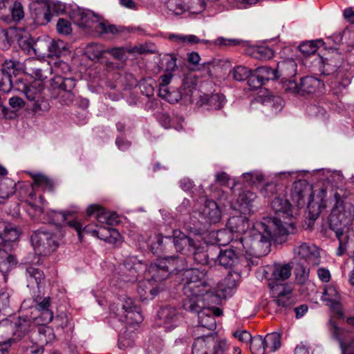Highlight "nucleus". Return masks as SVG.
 <instances>
[{
    "mask_svg": "<svg viewBox=\"0 0 354 354\" xmlns=\"http://www.w3.org/2000/svg\"><path fill=\"white\" fill-rule=\"evenodd\" d=\"M33 304V307L39 313V315L35 317L38 324L46 325L53 321L54 316L50 297H37L34 298Z\"/></svg>",
    "mask_w": 354,
    "mask_h": 354,
    "instance_id": "dca6fc26",
    "label": "nucleus"
},
{
    "mask_svg": "<svg viewBox=\"0 0 354 354\" xmlns=\"http://www.w3.org/2000/svg\"><path fill=\"white\" fill-rule=\"evenodd\" d=\"M159 324L165 327L166 330H171L178 324V315L176 309L171 306H165L158 313Z\"/></svg>",
    "mask_w": 354,
    "mask_h": 354,
    "instance_id": "412c9836",
    "label": "nucleus"
},
{
    "mask_svg": "<svg viewBox=\"0 0 354 354\" xmlns=\"http://www.w3.org/2000/svg\"><path fill=\"white\" fill-rule=\"evenodd\" d=\"M330 214L328 218L330 228L335 232L339 241L337 255L342 256L347 250L348 236L344 233L345 227L351 221V213L348 209L350 205H344L337 194L335 195Z\"/></svg>",
    "mask_w": 354,
    "mask_h": 354,
    "instance_id": "20e7f679",
    "label": "nucleus"
},
{
    "mask_svg": "<svg viewBox=\"0 0 354 354\" xmlns=\"http://www.w3.org/2000/svg\"><path fill=\"white\" fill-rule=\"evenodd\" d=\"M256 198V194L250 190L241 191L236 200V203L239 206V210L243 214L250 213Z\"/></svg>",
    "mask_w": 354,
    "mask_h": 354,
    "instance_id": "473e14b6",
    "label": "nucleus"
},
{
    "mask_svg": "<svg viewBox=\"0 0 354 354\" xmlns=\"http://www.w3.org/2000/svg\"><path fill=\"white\" fill-rule=\"evenodd\" d=\"M226 100L225 96L221 93H214L209 96L206 94L200 95V100L196 102V104L201 106L205 104L213 110L221 109L225 105Z\"/></svg>",
    "mask_w": 354,
    "mask_h": 354,
    "instance_id": "c756f323",
    "label": "nucleus"
},
{
    "mask_svg": "<svg viewBox=\"0 0 354 354\" xmlns=\"http://www.w3.org/2000/svg\"><path fill=\"white\" fill-rule=\"evenodd\" d=\"M26 275L28 281V286H33L34 284L38 286L44 279L43 272L34 267H28L26 268Z\"/></svg>",
    "mask_w": 354,
    "mask_h": 354,
    "instance_id": "ea45409f",
    "label": "nucleus"
},
{
    "mask_svg": "<svg viewBox=\"0 0 354 354\" xmlns=\"http://www.w3.org/2000/svg\"><path fill=\"white\" fill-rule=\"evenodd\" d=\"M68 225L77 231L80 239H82V234L86 233L97 236L109 243H117L120 242L121 240V235L119 232L112 227L98 225V228L96 229L91 225H86L82 227L81 223L76 220L68 221Z\"/></svg>",
    "mask_w": 354,
    "mask_h": 354,
    "instance_id": "9b49d317",
    "label": "nucleus"
},
{
    "mask_svg": "<svg viewBox=\"0 0 354 354\" xmlns=\"http://www.w3.org/2000/svg\"><path fill=\"white\" fill-rule=\"evenodd\" d=\"M283 88L286 92L291 93L301 94L300 83L298 84L295 80H289L283 83Z\"/></svg>",
    "mask_w": 354,
    "mask_h": 354,
    "instance_id": "338daca9",
    "label": "nucleus"
},
{
    "mask_svg": "<svg viewBox=\"0 0 354 354\" xmlns=\"http://www.w3.org/2000/svg\"><path fill=\"white\" fill-rule=\"evenodd\" d=\"M243 178L250 184H259L264 180V175L259 171H253L243 174Z\"/></svg>",
    "mask_w": 354,
    "mask_h": 354,
    "instance_id": "5fc2aeb1",
    "label": "nucleus"
},
{
    "mask_svg": "<svg viewBox=\"0 0 354 354\" xmlns=\"http://www.w3.org/2000/svg\"><path fill=\"white\" fill-rule=\"evenodd\" d=\"M307 112L309 115L322 120L323 122L326 121L328 115L324 109L317 105H310L307 108Z\"/></svg>",
    "mask_w": 354,
    "mask_h": 354,
    "instance_id": "3c124183",
    "label": "nucleus"
},
{
    "mask_svg": "<svg viewBox=\"0 0 354 354\" xmlns=\"http://www.w3.org/2000/svg\"><path fill=\"white\" fill-rule=\"evenodd\" d=\"M250 72L251 71L245 66H238L231 71V74L234 80L237 81H243L248 79Z\"/></svg>",
    "mask_w": 354,
    "mask_h": 354,
    "instance_id": "6e6d98bb",
    "label": "nucleus"
},
{
    "mask_svg": "<svg viewBox=\"0 0 354 354\" xmlns=\"http://www.w3.org/2000/svg\"><path fill=\"white\" fill-rule=\"evenodd\" d=\"M226 347L224 340H218L212 335L198 337L192 346V354H223Z\"/></svg>",
    "mask_w": 354,
    "mask_h": 354,
    "instance_id": "ddd939ff",
    "label": "nucleus"
},
{
    "mask_svg": "<svg viewBox=\"0 0 354 354\" xmlns=\"http://www.w3.org/2000/svg\"><path fill=\"white\" fill-rule=\"evenodd\" d=\"M309 268H306L303 265H298L295 268V274L296 280L299 284L306 283L309 278Z\"/></svg>",
    "mask_w": 354,
    "mask_h": 354,
    "instance_id": "864d4df0",
    "label": "nucleus"
},
{
    "mask_svg": "<svg viewBox=\"0 0 354 354\" xmlns=\"http://www.w3.org/2000/svg\"><path fill=\"white\" fill-rule=\"evenodd\" d=\"M299 49L304 56H310L315 54L317 50V46L314 41H310L301 44L299 46Z\"/></svg>",
    "mask_w": 354,
    "mask_h": 354,
    "instance_id": "bf43d9fd",
    "label": "nucleus"
},
{
    "mask_svg": "<svg viewBox=\"0 0 354 354\" xmlns=\"http://www.w3.org/2000/svg\"><path fill=\"white\" fill-rule=\"evenodd\" d=\"M317 190L311 192L306 183L299 181L295 183L291 192V198L294 203L299 207L303 206L306 203L305 197L309 196L308 208L310 210L313 207V197Z\"/></svg>",
    "mask_w": 354,
    "mask_h": 354,
    "instance_id": "a211bd4d",
    "label": "nucleus"
},
{
    "mask_svg": "<svg viewBox=\"0 0 354 354\" xmlns=\"http://www.w3.org/2000/svg\"><path fill=\"white\" fill-rule=\"evenodd\" d=\"M212 43L220 46H242L245 48L247 46L248 41L239 39H227L220 37H218Z\"/></svg>",
    "mask_w": 354,
    "mask_h": 354,
    "instance_id": "49530a36",
    "label": "nucleus"
},
{
    "mask_svg": "<svg viewBox=\"0 0 354 354\" xmlns=\"http://www.w3.org/2000/svg\"><path fill=\"white\" fill-rule=\"evenodd\" d=\"M31 243L35 252L42 256L49 255L59 245L55 236L44 231L35 232L31 236Z\"/></svg>",
    "mask_w": 354,
    "mask_h": 354,
    "instance_id": "4468645a",
    "label": "nucleus"
},
{
    "mask_svg": "<svg viewBox=\"0 0 354 354\" xmlns=\"http://www.w3.org/2000/svg\"><path fill=\"white\" fill-rule=\"evenodd\" d=\"M49 39L37 38L34 41L32 54L38 57H45L49 55Z\"/></svg>",
    "mask_w": 354,
    "mask_h": 354,
    "instance_id": "f704fd0d",
    "label": "nucleus"
},
{
    "mask_svg": "<svg viewBox=\"0 0 354 354\" xmlns=\"http://www.w3.org/2000/svg\"><path fill=\"white\" fill-rule=\"evenodd\" d=\"M86 214L88 216L95 217L101 225L106 224L108 227H110L119 223L118 215L115 213L106 212L98 205H89L86 209Z\"/></svg>",
    "mask_w": 354,
    "mask_h": 354,
    "instance_id": "6ab92c4d",
    "label": "nucleus"
},
{
    "mask_svg": "<svg viewBox=\"0 0 354 354\" xmlns=\"http://www.w3.org/2000/svg\"><path fill=\"white\" fill-rule=\"evenodd\" d=\"M251 230L245 238L235 240L225 250H220L216 261L225 268H232L236 265L241 257L248 260V265H258L259 258L269 251L270 244L265 241L266 238L259 236Z\"/></svg>",
    "mask_w": 354,
    "mask_h": 354,
    "instance_id": "f03ea898",
    "label": "nucleus"
},
{
    "mask_svg": "<svg viewBox=\"0 0 354 354\" xmlns=\"http://www.w3.org/2000/svg\"><path fill=\"white\" fill-rule=\"evenodd\" d=\"M12 295V290L7 288L1 290L0 292V310H7L10 306V297Z\"/></svg>",
    "mask_w": 354,
    "mask_h": 354,
    "instance_id": "13d9d810",
    "label": "nucleus"
},
{
    "mask_svg": "<svg viewBox=\"0 0 354 354\" xmlns=\"http://www.w3.org/2000/svg\"><path fill=\"white\" fill-rule=\"evenodd\" d=\"M57 30L60 34L69 35L72 31L71 22L63 18L59 19L57 23Z\"/></svg>",
    "mask_w": 354,
    "mask_h": 354,
    "instance_id": "e2e57ef3",
    "label": "nucleus"
},
{
    "mask_svg": "<svg viewBox=\"0 0 354 354\" xmlns=\"http://www.w3.org/2000/svg\"><path fill=\"white\" fill-rule=\"evenodd\" d=\"M272 290V296L274 297V303L284 308L291 307L295 304V299L292 295V284H277L276 286L269 284Z\"/></svg>",
    "mask_w": 354,
    "mask_h": 354,
    "instance_id": "2eb2a0df",
    "label": "nucleus"
},
{
    "mask_svg": "<svg viewBox=\"0 0 354 354\" xmlns=\"http://www.w3.org/2000/svg\"><path fill=\"white\" fill-rule=\"evenodd\" d=\"M227 227L234 235V234H242L243 236L238 239V240H240L245 238L246 234L249 233L254 228V225L252 228L249 229L248 218L243 215H239L230 218L227 223ZM238 236L239 235L236 236V237ZM235 240H237V239Z\"/></svg>",
    "mask_w": 354,
    "mask_h": 354,
    "instance_id": "4be33fe9",
    "label": "nucleus"
},
{
    "mask_svg": "<svg viewBox=\"0 0 354 354\" xmlns=\"http://www.w3.org/2000/svg\"><path fill=\"white\" fill-rule=\"evenodd\" d=\"M122 308L125 313V319L129 324H139L142 321V316L140 308L136 306L133 300L126 296H123L122 299Z\"/></svg>",
    "mask_w": 354,
    "mask_h": 354,
    "instance_id": "b1692460",
    "label": "nucleus"
},
{
    "mask_svg": "<svg viewBox=\"0 0 354 354\" xmlns=\"http://www.w3.org/2000/svg\"><path fill=\"white\" fill-rule=\"evenodd\" d=\"M294 253L301 259L313 266L319 263V252L318 248L310 243H303L294 248Z\"/></svg>",
    "mask_w": 354,
    "mask_h": 354,
    "instance_id": "aec40b11",
    "label": "nucleus"
},
{
    "mask_svg": "<svg viewBox=\"0 0 354 354\" xmlns=\"http://www.w3.org/2000/svg\"><path fill=\"white\" fill-rule=\"evenodd\" d=\"M207 248L206 242L200 238L189 256H192L194 261L198 264L209 265L210 261Z\"/></svg>",
    "mask_w": 354,
    "mask_h": 354,
    "instance_id": "7c9ffc66",
    "label": "nucleus"
},
{
    "mask_svg": "<svg viewBox=\"0 0 354 354\" xmlns=\"http://www.w3.org/2000/svg\"><path fill=\"white\" fill-rule=\"evenodd\" d=\"M198 270V268L188 269L187 264L183 257L178 256L159 258L155 262L150 264L148 272L151 279L155 281H161L167 279L171 274H178L183 272V281L186 285L187 279L185 276L188 270ZM185 286H183L184 288Z\"/></svg>",
    "mask_w": 354,
    "mask_h": 354,
    "instance_id": "39448f33",
    "label": "nucleus"
},
{
    "mask_svg": "<svg viewBox=\"0 0 354 354\" xmlns=\"http://www.w3.org/2000/svg\"><path fill=\"white\" fill-rule=\"evenodd\" d=\"M75 85V79L57 75L50 81L49 88L50 97L58 99L59 103L62 104L68 105L75 100V95L73 90Z\"/></svg>",
    "mask_w": 354,
    "mask_h": 354,
    "instance_id": "9d476101",
    "label": "nucleus"
},
{
    "mask_svg": "<svg viewBox=\"0 0 354 354\" xmlns=\"http://www.w3.org/2000/svg\"><path fill=\"white\" fill-rule=\"evenodd\" d=\"M73 21L84 30L94 31L97 34H117L119 32L116 26L101 20L99 15L90 10L77 8L71 15Z\"/></svg>",
    "mask_w": 354,
    "mask_h": 354,
    "instance_id": "6e6552de",
    "label": "nucleus"
},
{
    "mask_svg": "<svg viewBox=\"0 0 354 354\" xmlns=\"http://www.w3.org/2000/svg\"><path fill=\"white\" fill-rule=\"evenodd\" d=\"M167 6L170 12L176 15L183 14L187 9L186 4L182 0H168Z\"/></svg>",
    "mask_w": 354,
    "mask_h": 354,
    "instance_id": "09e8293b",
    "label": "nucleus"
},
{
    "mask_svg": "<svg viewBox=\"0 0 354 354\" xmlns=\"http://www.w3.org/2000/svg\"><path fill=\"white\" fill-rule=\"evenodd\" d=\"M35 184L43 187L44 188L51 189L53 187L52 182L46 176L41 174L35 175L33 177Z\"/></svg>",
    "mask_w": 354,
    "mask_h": 354,
    "instance_id": "0e129e2a",
    "label": "nucleus"
},
{
    "mask_svg": "<svg viewBox=\"0 0 354 354\" xmlns=\"http://www.w3.org/2000/svg\"><path fill=\"white\" fill-rule=\"evenodd\" d=\"M12 75L0 72V91L9 92L12 86Z\"/></svg>",
    "mask_w": 354,
    "mask_h": 354,
    "instance_id": "4d7b16f0",
    "label": "nucleus"
},
{
    "mask_svg": "<svg viewBox=\"0 0 354 354\" xmlns=\"http://www.w3.org/2000/svg\"><path fill=\"white\" fill-rule=\"evenodd\" d=\"M180 91L184 103H196L197 100H200V95H202L196 88V81L188 77L183 80Z\"/></svg>",
    "mask_w": 354,
    "mask_h": 354,
    "instance_id": "5701e85b",
    "label": "nucleus"
},
{
    "mask_svg": "<svg viewBox=\"0 0 354 354\" xmlns=\"http://www.w3.org/2000/svg\"><path fill=\"white\" fill-rule=\"evenodd\" d=\"M297 65L295 60L287 59L279 62L277 64V75L291 77L296 75Z\"/></svg>",
    "mask_w": 354,
    "mask_h": 354,
    "instance_id": "72a5a7b5",
    "label": "nucleus"
},
{
    "mask_svg": "<svg viewBox=\"0 0 354 354\" xmlns=\"http://www.w3.org/2000/svg\"><path fill=\"white\" fill-rule=\"evenodd\" d=\"M250 351L252 354H266L267 350L261 336H256L250 342Z\"/></svg>",
    "mask_w": 354,
    "mask_h": 354,
    "instance_id": "de8ad7c7",
    "label": "nucleus"
},
{
    "mask_svg": "<svg viewBox=\"0 0 354 354\" xmlns=\"http://www.w3.org/2000/svg\"><path fill=\"white\" fill-rule=\"evenodd\" d=\"M45 86L43 82L34 80L29 84H23L21 91L26 98L32 101V111L35 113L48 110V104L44 96Z\"/></svg>",
    "mask_w": 354,
    "mask_h": 354,
    "instance_id": "f8f14e48",
    "label": "nucleus"
},
{
    "mask_svg": "<svg viewBox=\"0 0 354 354\" xmlns=\"http://www.w3.org/2000/svg\"><path fill=\"white\" fill-rule=\"evenodd\" d=\"M212 236L215 238V243L218 245H225L229 243H232L235 239H234V234L232 232L227 228L221 229L216 232H213Z\"/></svg>",
    "mask_w": 354,
    "mask_h": 354,
    "instance_id": "4c0bfd02",
    "label": "nucleus"
},
{
    "mask_svg": "<svg viewBox=\"0 0 354 354\" xmlns=\"http://www.w3.org/2000/svg\"><path fill=\"white\" fill-rule=\"evenodd\" d=\"M142 263L135 257H129L124 260L120 268V278L124 282H133L138 279V272L141 270Z\"/></svg>",
    "mask_w": 354,
    "mask_h": 354,
    "instance_id": "f3484780",
    "label": "nucleus"
},
{
    "mask_svg": "<svg viewBox=\"0 0 354 354\" xmlns=\"http://www.w3.org/2000/svg\"><path fill=\"white\" fill-rule=\"evenodd\" d=\"M169 39L174 41H176L180 44H198V43H211L208 40L200 39L196 35H171L169 37Z\"/></svg>",
    "mask_w": 354,
    "mask_h": 354,
    "instance_id": "37998d69",
    "label": "nucleus"
},
{
    "mask_svg": "<svg viewBox=\"0 0 354 354\" xmlns=\"http://www.w3.org/2000/svg\"><path fill=\"white\" fill-rule=\"evenodd\" d=\"M15 191V183L10 178H0V198L5 199L13 194Z\"/></svg>",
    "mask_w": 354,
    "mask_h": 354,
    "instance_id": "a19ab883",
    "label": "nucleus"
},
{
    "mask_svg": "<svg viewBox=\"0 0 354 354\" xmlns=\"http://www.w3.org/2000/svg\"><path fill=\"white\" fill-rule=\"evenodd\" d=\"M39 339L41 342L48 344L55 339V335L52 328L48 327H41L39 330Z\"/></svg>",
    "mask_w": 354,
    "mask_h": 354,
    "instance_id": "052dcab7",
    "label": "nucleus"
},
{
    "mask_svg": "<svg viewBox=\"0 0 354 354\" xmlns=\"http://www.w3.org/2000/svg\"><path fill=\"white\" fill-rule=\"evenodd\" d=\"M40 62L35 59H27L24 62V72L28 74H32L35 69L39 67Z\"/></svg>",
    "mask_w": 354,
    "mask_h": 354,
    "instance_id": "774afa93",
    "label": "nucleus"
},
{
    "mask_svg": "<svg viewBox=\"0 0 354 354\" xmlns=\"http://www.w3.org/2000/svg\"><path fill=\"white\" fill-rule=\"evenodd\" d=\"M19 234V230L13 224L0 221V272L3 275L17 263L15 257L10 252Z\"/></svg>",
    "mask_w": 354,
    "mask_h": 354,
    "instance_id": "0eeeda50",
    "label": "nucleus"
},
{
    "mask_svg": "<svg viewBox=\"0 0 354 354\" xmlns=\"http://www.w3.org/2000/svg\"><path fill=\"white\" fill-rule=\"evenodd\" d=\"M322 300L337 314L342 315L339 295L334 286L329 285L325 286L323 292Z\"/></svg>",
    "mask_w": 354,
    "mask_h": 354,
    "instance_id": "cd10ccee",
    "label": "nucleus"
},
{
    "mask_svg": "<svg viewBox=\"0 0 354 354\" xmlns=\"http://www.w3.org/2000/svg\"><path fill=\"white\" fill-rule=\"evenodd\" d=\"M292 274V266L288 264H274L272 269V277L270 279L269 284L276 286L281 285V282L288 279Z\"/></svg>",
    "mask_w": 354,
    "mask_h": 354,
    "instance_id": "bb28decb",
    "label": "nucleus"
},
{
    "mask_svg": "<svg viewBox=\"0 0 354 354\" xmlns=\"http://www.w3.org/2000/svg\"><path fill=\"white\" fill-rule=\"evenodd\" d=\"M320 82L313 77H305L300 80L301 94L313 93L319 86Z\"/></svg>",
    "mask_w": 354,
    "mask_h": 354,
    "instance_id": "c9c22d12",
    "label": "nucleus"
},
{
    "mask_svg": "<svg viewBox=\"0 0 354 354\" xmlns=\"http://www.w3.org/2000/svg\"><path fill=\"white\" fill-rule=\"evenodd\" d=\"M267 353L275 352L281 347V336L277 333H271L263 338Z\"/></svg>",
    "mask_w": 354,
    "mask_h": 354,
    "instance_id": "58836bf2",
    "label": "nucleus"
},
{
    "mask_svg": "<svg viewBox=\"0 0 354 354\" xmlns=\"http://www.w3.org/2000/svg\"><path fill=\"white\" fill-rule=\"evenodd\" d=\"M201 237L192 238L179 230H174L171 236H162L158 234L156 241L151 245L153 253L169 251L174 247L176 252L189 256Z\"/></svg>",
    "mask_w": 354,
    "mask_h": 354,
    "instance_id": "423d86ee",
    "label": "nucleus"
},
{
    "mask_svg": "<svg viewBox=\"0 0 354 354\" xmlns=\"http://www.w3.org/2000/svg\"><path fill=\"white\" fill-rule=\"evenodd\" d=\"M104 53H106V50L99 44H92L86 48V53L91 59H100Z\"/></svg>",
    "mask_w": 354,
    "mask_h": 354,
    "instance_id": "603ef678",
    "label": "nucleus"
},
{
    "mask_svg": "<svg viewBox=\"0 0 354 354\" xmlns=\"http://www.w3.org/2000/svg\"><path fill=\"white\" fill-rule=\"evenodd\" d=\"M248 84L251 89H257L261 87L262 85L264 84V82L258 77V75L254 71L253 73H250L249 75Z\"/></svg>",
    "mask_w": 354,
    "mask_h": 354,
    "instance_id": "69168bd1",
    "label": "nucleus"
},
{
    "mask_svg": "<svg viewBox=\"0 0 354 354\" xmlns=\"http://www.w3.org/2000/svg\"><path fill=\"white\" fill-rule=\"evenodd\" d=\"M34 12L32 16L36 24L39 25H45L51 19V14L49 6L46 3H35L32 4Z\"/></svg>",
    "mask_w": 354,
    "mask_h": 354,
    "instance_id": "c85d7f7f",
    "label": "nucleus"
},
{
    "mask_svg": "<svg viewBox=\"0 0 354 354\" xmlns=\"http://www.w3.org/2000/svg\"><path fill=\"white\" fill-rule=\"evenodd\" d=\"M255 72L264 83L266 81L275 80L279 77L277 69L273 70L268 66L259 67L255 70Z\"/></svg>",
    "mask_w": 354,
    "mask_h": 354,
    "instance_id": "79ce46f5",
    "label": "nucleus"
},
{
    "mask_svg": "<svg viewBox=\"0 0 354 354\" xmlns=\"http://www.w3.org/2000/svg\"><path fill=\"white\" fill-rule=\"evenodd\" d=\"M245 53L259 60H268L274 57V51L266 46H249L245 49Z\"/></svg>",
    "mask_w": 354,
    "mask_h": 354,
    "instance_id": "2f4dec72",
    "label": "nucleus"
},
{
    "mask_svg": "<svg viewBox=\"0 0 354 354\" xmlns=\"http://www.w3.org/2000/svg\"><path fill=\"white\" fill-rule=\"evenodd\" d=\"M149 279L146 281H140L138 287V292L142 298L152 299L159 292L157 288L149 287Z\"/></svg>",
    "mask_w": 354,
    "mask_h": 354,
    "instance_id": "e433bc0d",
    "label": "nucleus"
},
{
    "mask_svg": "<svg viewBox=\"0 0 354 354\" xmlns=\"http://www.w3.org/2000/svg\"><path fill=\"white\" fill-rule=\"evenodd\" d=\"M271 207L274 216L264 218L262 221L254 223L252 230L259 236L266 238L265 241L270 244L271 239L294 233L295 218L292 215V205L283 197H275L271 202Z\"/></svg>",
    "mask_w": 354,
    "mask_h": 354,
    "instance_id": "7ed1b4c3",
    "label": "nucleus"
},
{
    "mask_svg": "<svg viewBox=\"0 0 354 354\" xmlns=\"http://www.w3.org/2000/svg\"><path fill=\"white\" fill-rule=\"evenodd\" d=\"M187 281L183 288L185 298L183 302V308L198 314V323L201 327L209 330L216 328L214 312L209 305L217 304L222 298L230 295L236 287V282L232 275H228L213 288L214 283L208 277L205 269L188 270L185 274Z\"/></svg>",
    "mask_w": 354,
    "mask_h": 354,
    "instance_id": "f257e3e1",
    "label": "nucleus"
},
{
    "mask_svg": "<svg viewBox=\"0 0 354 354\" xmlns=\"http://www.w3.org/2000/svg\"><path fill=\"white\" fill-rule=\"evenodd\" d=\"M173 77V75L171 73L168 72L166 74H164L160 77L159 79V91L158 93H163L166 95L167 90L168 89L167 85L171 82V80Z\"/></svg>",
    "mask_w": 354,
    "mask_h": 354,
    "instance_id": "680f3d73",
    "label": "nucleus"
},
{
    "mask_svg": "<svg viewBox=\"0 0 354 354\" xmlns=\"http://www.w3.org/2000/svg\"><path fill=\"white\" fill-rule=\"evenodd\" d=\"M17 40L21 50L31 55L34 42L32 38L28 33H26L24 35H19Z\"/></svg>",
    "mask_w": 354,
    "mask_h": 354,
    "instance_id": "8fccbe9b",
    "label": "nucleus"
},
{
    "mask_svg": "<svg viewBox=\"0 0 354 354\" xmlns=\"http://www.w3.org/2000/svg\"><path fill=\"white\" fill-rule=\"evenodd\" d=\"M221 210L218 204L212 200H206L201 209L194 213L190 222L185 223V227L191 232L198 233L200 224L203 222L217 223L221 221Z\"/></svg>",
    "mask_w": 354,
    "mask_h": 354,
    "instance_id": "1a4fd4ad",
    "label": "nucleus"
},
{
    "mask_svg": "<svg viewBox=\"0 0 354 354\" xmlns=\"http://www.w3.org/2000/svg\"><path fill=\"white\" fill-rule=\"evenodd\" d=\"M329 324L333 337L339 342L342 354H354V339L344 341L343 339V331L337 326L336 323L330 320Z\"/></svg>",
    "mask_w": 354,
    "mask_h": 354,
    "instance_id": "a878e982",
    "label": "nucleus"
},
{
    "mask_svg": "<svg viewBox=\"0 0 354 354\" xmlns=\"http://www.w3.org/2000/svg\"><path fill=\"white\" fill-rule=\"evenodd\" d=\"M15 30L13 29L6 30L0 27V48L8 50L12 41V35Z\"/></svg>",
    "mask_w": 354,
    "mask_h": 354,
    "instance_id": "a18cd8bd",
    "label": "nucleus"
},
{
    "mask_svg": "<svg viewBox=\"0 0 354 354\" xmlns=\"http://www.w3.org/2000/svg\"><path fill=\"white\" fill-rule=\"evenodd\" d=\"M34 322H36L35 317L26 316L19 317L14 322L13 325L10 322L11 326L8 328H13L12 334L19 341L24 337L30 330V327Z\"/></svg>",
    "mask_w": 354,
    "mask_h": 354,
    "instance_id": "393cba45",
    "label": "nucleus"
},
{
    "mask_svg": "<svg viewBox=\"0 0 354 354\" xmlns=\"http://www.w3.org/2000/svg\"><path fill=\"white\" fill-rule=\"evenodd\" d=\"M49 55L48 57H59L66 50V44L61 40L53 41L49 39Z\"/></svg>",
    "mask_w": 354,
    "mask_h": 354,
    "instance_id": "c03bdc74",
    "label": "nucleus"
}]
</instances>
